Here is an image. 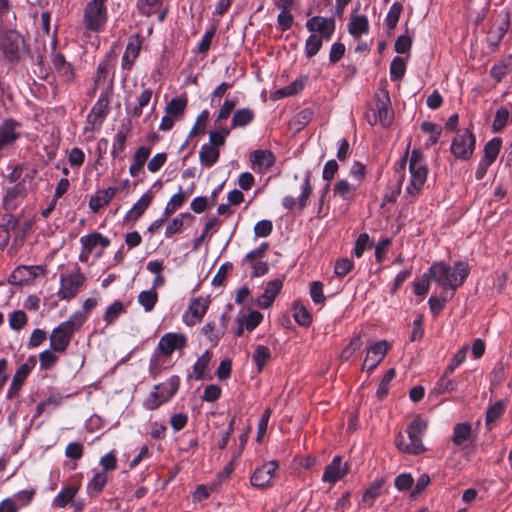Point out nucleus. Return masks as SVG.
I'll use <instances>...</instances> for the list:
<instances>
[{
    "label": "nucleus",
    "mask_w": 512,
    "mask_h": 512,
    "mask_svg": "<svg viewBox=\"0 0 512 512\" xmlns=\"http://www.w3.org/2000/svg\"><path fill=\"white\" fill-rule=\"evenodd\" d=\"M470 272L469 266L465 262H456L453 267L448 266L442 261L433 263L429 268L431 280L442 289H451L455 291L460 287Z\"/></svg>",
    "instance_id": "f257e3e1"
},
{
    "label": "nucleus",
    "mask_w": 512,
    "mask_h": 512,
    "mask_svg": "<svg viewBox=\"0 0 512 512\" xmlns=\"http://www.w3.org/2000/svg\"><path fill=\"white\" fill-rule=\"evenodd\" d=\"M427 429V422L421 417L414 418L406 428L405 436L403 433H398L395 438V445L397 449L409 455H419L426 451L422 443V437Z\"/></svg>",
    "instance_id": "f03ea898"
},
{
    "label": "nucleus",
    "mask_w": 512,
    "mask_h": 512,
    "mask_svg": "<svg viewBox=\"0 0 512 512\" xmlns=\"http://www.w3.org/2000/svg\"><path fill=\"white\" fill-rule=\"evenodd\" d=\"M86 321V315L81 311H75L68 320L60 323L50 334V346L58 353H64L73 335L81 329Z\"/></svg>",
    "instance_id": "7ed1b4c3"
},
{
    "label": "nucleus",
    "mask_w": 512,
    "mask_h": 512,
    "mask_svg": "<svg viewBox=\"0 0 512 512\" xmlns=\"http://www.w3.org/2000/svg\"><path fill=\"white\" fill-rule=\"evenodd\" d=\"M428 168L422 153L414 149L409 158V179L405 187V193L415 199L423 190L427 181Z\"/></svg>",
    "instance_id": "20e7f679"
},
{
    "label": "nucleus",
    "mask_w": 512,
    "mask_h": 512,
    "mask_svg": "<svg viewBox=\"0 0 512 512\" xmlns=\"http://www.w3.org/2000/svg\"><path fill=\"white\" fill-rule=\"evenodd\" d=\"M180 377L173 375L165 382L156 384L149 395L143 401V407L147 410H155L167 403L178 391Z\"/></svg>",
    "instance_id": "39448f33"
},
{
    "label": "nucleus",
    "mask_w": 512,
    "mask_h": 512,
    "mask_svg": "<svg viewBox=\"0 0 512 512\" xmlns=\"http://www.w3.org/2000/svg\"><path fill=\"white\" fill-rule=\"evenodd\" d=\"M229 136V129H220L209 133V142L203 144L199 151L200 164L206 168L212 167L219 159L220 147H223L226 138Z\"/></svg>",
    "instance_id": "423d86ee"
},
{
    "label": "nucleus",
    "mask_w": 512,
    "mask_h": 512,
    "mask_svg": "<svg viewBox=\"0 0 512 512\" xmlns=\"http://www.w3.org/2000/svg\"><path fill=\"white\" fill-rule=\"evenodd\" d=\"M106 0H91L83 9V24L87 30L101 31L107 22Z\"/></svg>",
    "instance_id": "0eeeda50"
},
{
    "label": "nucleus",
    "mask_w": 512,
    "mask_h": 512,
    "mask_svg": "<svg viewBox=\"0 0 512 512\" xmlns=\"http://www.w3.org/2000/svg\"><path fill=\"white\" fill-rule=\"evenodd\" d=\"M86 281L85 275L76 270L72 273L61 275L60 287L57 296L61 300H71L75 298Z\"/></svg>",
    "instance_id": "6e6552de"
},
{
    "label": "nucleus",
    "mask_w": 512,
    "mask_h": 512,
    "mask_svg": "<svg viewBox=\"0 0 512 512\" xmlns=\"http://www.w3.org/2000/svg\"><path fill=\"white\" fill-rule=\"evenodd\" d=\"M279 465L277 461H267L257 467L250 476V484L257 489H267L274 483L276 471Z\"/></svg>",
    "instance_id": "1a4fd4ad"
},
{
    "label": "nucleus",
    "mask_w": 512,
    "mask_h": 512,
    "mask_svg": "<svg viewBox=\"0 0 512 512\" xmlns=\"http://www.w3.org/2000/svg\"><path fill=\"white\" fill-rule=\"evenodd\" d=\"M475 149V137L471 130L459 132L452 140L451 153L459 159L468 160Z\"/></svg>",
    "instance_id": "9d476101"
},
{
    "label": "nucleus",
    "mask_w": 512,
    "mask_h": 512,
    "mask_svg": "<svg viewBox=\"0 0 512 512\" xmlns=\"http://www.w3.org/2000/svg\"><path fill=\"white\" fill-rule=\"evenodd\" d=\"M188 343L187 336L181 332H168L161 336L155 353L159 352L160 355L168 357L174 351L183 350Z\"/></svg>",
    "instance_id": "9b49d317"
},
{
    "label": "nucleus",
    "mask_w": 512,
    "mask_h": 512,
    "mask_svg": "<svg viewBox=\"0 0 512 512\" xmlns=\"http://www.w3.org/2000/svg\"><path fill=\"white\" fill-rule=\"evenodd\" d=\"M36 357L30 356L24 363H22L16 370L11 380L10 386L7 390L6 398L14 399L18 396L24 382L29 374L36 366Z\"/></svg>",
    "instance_id": "f8f14e48"
},
{
    "label": "nucleus",
    "mask_w": 512,
    "mask_h": 512,
    "mask_svg": "<svg viewBox=\"0 0 512 512\" xmlns=\"http://www.w3.org/2000/svg\"><path fill=\"white\" fill-rule=\"evenodd\" d=\"M210 300L204 297H196L191 299L188 309L182 316V321L185 325L192 327L201 322L206 314Z\"/></svg>",
    "instance_id": "ddd939ff"
},
{
    "label": "nucleus",
    "mask_w": 512,
    "mask_h": 512,
    "mask_svg": "<svg viewBox=\"0 0 512 512\" xmlns=\"http://www.w3.org/2000/svg\"><path fill=\"white\" fill-rule=\"evenodd\" d=\"M389 347V343L385 340L372 343L367 350L362 369L369 373L372 372L384 359Z\"/></svg>",
    "instance_id": "4468645a"
},
{
    "label": "nucleus",
    "mask_w": 512,
    "mask_h": 512,
    "mask_svg": "<svg viewBox=\"0 0 512 512\" xmlns=\"http://www.w3.org/2000/svg\"><path fill=\"white\" fill-rule=\"evenodd\" d=\"M335 27V20L331 17L325 18L320 16H313L306 22L307 30L312 34L318 32V36L322 37L324 40H330L335 31Z\"/></svg>",
    "instance_id": "2eb2a0df"
},
{
    "label": "nucleus",
    "mask_w": 512,
    "mask_h": 512,
    "mask_svg": "<svg viewBox=\"0 0 512 512\" xmlns=\"http://www.w3.org/2000/svg\"><path fill=\"white\" fill-rule=\"evenodd\" d=\"M312 193L311 176L310 172H306L303 182L301 185V193L297 199L292 196H285L282 200V205L287 210H292L298 205L299 209L302 210L307 206L308 199Z\"/></svg>",
    "instance_id": "dca6fc26"
},
{
    "label": "nucleus",
    "mask_w": 512,
    "mask_h": 512,
    "mask_svg": "<svg viewBox=\"0 0 512 512\" xmlns=\"http://www.w3.org/2000/svg\"><path fill=\"white\" fill-rule=\"evenodd\" d=\"M27 195V188L24 182H18L13 187L6 190L3 197L4 208L13 211L23 202Z\"/></svg>",
    "instance_id": "f3484780"
},
{
    "label": "nucleus",
    "mask_w": 512,
    "mask_h": 512,
    "mask_svg": "<svg viewBox=\"0 0 512 512\" xmlns=\"http://www.w3.org/2000/svg\"><path fill=\"white\" fill-rule=\"evenodd\" d=\"M112 96V85L110 84L106 89H104L97 102L94 104V106L91 109L90 117H93V122H99L101 123L107 114L109 113V104L110 99Z\"/></svg>",
    "instance_id": "a211bd4d"
},
{
    "label": "nucleus",
    "mask_w": 512,
    "mask_h": 512,
    "mask_svg": "<svg viewBox=\"0 0 512 512\" xmlns=\"http://www.w3.org/2000/svg\"><path fill=\"white\" fill-rule=\"evenodd\" d=\"M45 272L39 265L19 266L11 274V282L14 284H24L32 282L35 278Z\"/></svg>",
    "instance_id": "6ab92c4d"
},
{
    "label": "nucleus",
    "mask_w": 512,
    "mask_h": 512,
    "mask_svg": "<svg viewBox=\"0 0 512 512\" xmlns=\"http://www.w3.org/2000/svg\"><path fill=\"white\" fill-rule=\"evenodd\" d=\"M348 473L346 464H342V458L335 456L330 464L325 467L322 481L330 484H335L341 480Z\"/></svg>",
    "instance_id": "aec40b11"
},
{
    "label": "nucleus",
    "mask_w": 512,
    "mask_h": 512,
    "mask_svg": "<svg viewBox=\"0 0 512 512\" xmlns=\"http://www.w3.org/2000/svg\"><path fill=\"white\" fill-rule=\"evenodd\" d=\"M154 198V193L151 189L146 191L139 200L132 206V208L125 215V221H137L144 212L148 209Z\"/></svg>",
    "instance_id": "412c9836"
},
{
    "label": "nucleus",
    "mask_w": 512,
    "mask_h": 512,
    "mask_svg": "<svg viewBox=\"0 0 512 512\" xmlns=\"http://www.w3.org/2000/svg\"><path fill=\"white\" fill-rule=\"evenodd\" d=\"M282 286L283 282L279 279L269 281L264 292L257 298V305L263 309L269 308L281 291Z\"/></svg>",
    "instance_id": "4be33fe9"
},
{
    "label": "nucleus",
    "mask_w": 512,
    "mask_h": 512,
    "mask_svg": "<svg viewBox=\"0 0 512 512\" xmlns=\"http://www.w3.org/2000/svg\"><path fill=\"white\" fill-rule=\"evenodd\" d=\"M81 247L87 249L91 253L97 248L100 247L101 251L98 256H100L104 249H106L110 245V240L108 237L102 235L99 232H93L87 235H84L80 238Z\"/></svg>",
    "instance_id": "5701e85b"
},
{
    "label": "nucleus",
    "mask_w": 512,
    "mask_h": 512,
    "mask_svg": "<svg viewBox=\"0 0 512 512\" xmlns=\"http://www.w3.org/2000/svg\"><path fill=\"white\" fill-rule=\"evenodd\" d=\"M119 191L118 187H108L98 191L89 200V208L94 212H98L104 206H107Z\"/></svg>",
    "instance_id": "b1692460"
},
{
    "label": "nucleus",
    "mask_w": 512,
    "mask_h": 512,
    "mask_svg": "<svg viewBox=\"0 0 512 512\" xmlns=\"http://www.w3.org/2000/svg\"><path fill=\"white\" fill-rule=\"evenodd\" d=\"M18 123L14 120H6L0 125V150L13 144L18 138Z\"/></svg>",
    "instance_id": "393cba45"
},
{
    "label": "nucleus",
    "mask_w": 512,
    "mask_h": 512,
    "mask_svg": "<svg viewBox=\"0 0 512 512\" xmlns=\"http://www.w3.org/2000/svg\"><path fill=\"white\" fill-rule=\"evenodd\" d=\"M250 161L259 172H265L273 166L275 156L269 150H255L250 155Z\"/></svg>",
    "instance_id": "a878e982"
},
{
    "label": "nucleus",
    "mask_w": 512,
    "mask_h": 512,
    "mask_svg": "<svg viewBox=\"0 0 512 512\" xmlns=\"http://www.w3.org/2000/svg\"><path fill=\"white\" fill-rule=\"evenodd\" d=\"M140 48L141 42L137 37L129 40L121 60V65L123 69L128 71L131 70L135 60L139 55Z\"/></svg>",
    "instance_id": "bb28decb"
},
{
    "label": "nucleus",
    "mask_w": 512,
    "mask_h": 512,
    "mask_svg": "<svg viewBox=\"0 0 512 512\" xmlns=\"http://www.w3.org/2000/svg\"><path fill=\"white\" fill-rule=\"evenodd\" d=\"M377 113H374V122L379 123L383 127L389 126L392 122L393 113L390 107V100L388 97L378 100L376 103Z\"/></svg>",
    "instance_id": "cd10ccee"
},
{
    "label": "nucleus",
    "mask_w": 512,
    "mask_h": 512,
    "mask_svg": "<svg viewBox=\"0 0 512 512\" xmlns=\"http://www.w3.org/2000/svg\"><path fill=\"white\" fill-rule=\"evenodd\" d=\"M348 31L354 38H360L369 32V22L365 15H352L348 23Z\"/></svg>",
    "instance_id": "c85d7f7f"
},
{
    "label": "nucleus",
    "mask_w": 512,
    "mask_h": 512,
    "mask_svg": "<svg viewBox=\"0 0 512 512\" xmlns=\"http://www.w3.org/2000/svg\"><path fill=\"white\" fill-rule=\"evenodd\" d=\"M333 193L334 196L350 202L358 195V187L345 179H341L334 185Z\"/></svg>",
    "instance_id": "c756f323"
},
{
    "label": "nucleus",
    "mask_w": 512,
    "mask_h": 512,
    "mask_svg": "<svg viewBox=\"0 0 512 512\" xmlns=\"http://www.w3.org/2000/svg\"><path fill=\"white\" fill-rule=\"evenodd\" d=\"M187 103L188 100L186 95L174 97L166 104L165 113L170 115L176 121H179L183 117Z\"/></svg>",
    "instance_id": "7c9ffc66"
},
{
    "label": "nucleus",
    "mask_w": 512,
    "mask_h": 512,
    "mask_svg": "<svg viewBox=\"0 0 512 512\" xmlns=\"http://www.w3.org/2000/svg\"><path fill=\"white\" fill-rule=\"evenodd\" d=\"M237 105V99H226L222 106L220 107L218 113H217V117L214 121V126H215V130L214 131H219L221 128L222 129H228L229 126L225 125L224 124V121H226L231 112L233 111V109L235 108V106ZM231 132V128H229V133Z\"/></svg>",
    "instance_id": "2f4dec72"
},
{
    "label": "nucleus",
    "mask_w": 512,
    "mask_h": 512,
    "mask_svg": "<svg viewBox=\"0 0 512 512\" xmlns=\"http://www.w3.org/2000/svg\"><path fill=\"white\" fill-rule=\"evenodd\" d=\"M80 488L79 484L68 485L63 487L59 493L54 497L52 505L58 508H64L71 503L78 493Z\"/></svg>",
    "instance_id": "473e14b6"
},
{
    "label": "nucleus",
    "mask_w": 512,
    "mask_h": 512,
    "mask_svg": "<svg viewBox=\"0 0 512 512\" xmlns=\"http://www.w3.org/2000/svg\"><path fill=\"white\" fill-rule=\"evenodd\" d=\"M150 153L151 150L147 146H141L135 151L132 163L129 167V173L132 177H136L139 175Z\"/></svg>",
    "instance_id": "72a5a7b5"
},
{
    "label": "nucleus",
    "mask_w": 512,
    "mask_h": 512,
    "mask_svg": "<svg viewBox=\"0 0 512 512\" xmlns=\"http://www.w3.org/2000/svg\"><path fill=\"white\" fill-rule=\"evenodd\" d=\"M512 121V108L509 109L507 106H502L497 109L495 117L492 123V129L494 132L499 133Z\"/></svg>",
    "instance_id": "f704fd0d"
},
{
    "label": "nucleus",
    "mask_w": 512,
    "mask_h": 512,
    "mask_svg": "<svg viewBox=\"0 0 512 512\" xmlns=\"http://www.w3.org/2000/svg\"><path fill=\"white\" fill-rule=\"evenodd\" d=\"M472 435V426L468 422L458 423L453 428L452 441L456 446H461L469 441Z\"/></svg>",
    "instance_id": "c9c22d12"
},
{
    "label": "nucleus",
    "mask_w": 512,
    "mask_h": 512,
    "mask_svg": "<svg viewBox=\"0 0 512 512\" xmlns=\"http://www.w3.org/2000/svg\"><path fill=\"white\" fill-rule=\"evenodd\" d=\"M254 119V112L249 108H241L234 112L231 120V125L228 128L235 129L238 127H245L250 124Z\"/></svg>",
    "instance_id": "e433bc0d"
},
{
    "label": "nucleus",
    "mask_w": 512,
    "mask_h": 512,
    "mask_svg": "<svg viewBox=\"0 0 512 512\" xmlns=\"http://www.w3.org/2000/svg\"><path fill=\"white\" fill-rule=\"evenodd\" d=\"M108 481V475L105 471L96 472L87 484L86 490L90 496L99 494Z\"/></svg>",
    "instance_id": "4c0bfd02"
},
{
    "label": "nucleus",
    "mask_w": 512,
    "mask_h": 512,
    "mask_svg": "<svg viewBox=\"0 0 512 512\" xmlns=\"http://www.w3.org/2000/svg\"><path fill=\"white\" fill-rule=\"evenodd\" d=\"M421 130L428 135V138L424 143V146L428 148L437 143L442 132V127L430 121H424L421 124Z\"/></svg>",
    "instance_id": "58836bf2"
},
{
    "label": "nucleus",
    "mask_w": 512,
    "mask_h": 512,
    "mask_svg": "<svg viewBox=\"0 0 512 512\" xmlns=\"http://www.w3.org/2000/svg\"><path fill=\"white\" fill-rule=\"evenodd\" d=\"M506 409V404L504 401H497L493 405H491L486 412V421L485 425L488 430H492L493 424L501 418Z\"/></svg>",
    "instance_id": "ea45409f"
},
{
    "label": "nucleus",
    "mask_w": 512,
    "mask_h": 512,
    "mask_svg": "<svg viewBox=\"0 0 512 512\" xmlns=\"http://www.w3.org/2000/svg\"><path fill=\"white\" fill-rule=\"evenodd\" d=\"M52 64L58 74L64 78L66 81H70L73 79V71L69 63L66 62L64 56L62 54H55L52 58Z\"/></svg>",
    "instance_id": "a19ab883"
},
{
    "label": "nucleus",
    "mask_w": 512,
    "mask_h": 512,
    "mask_svg": "<svg viewBox=\"0 0 512 512\" xmlns=\"http://www.w3.org/2000/svg\"><path fill=\"white\" fill-rule=\"evenodd\" d=\"M137 300L145 312H151L158 301V293L154 288H150L148 290L141 291Z\"/></svg>",
    "instance_id": "79ce46f5"
},
{
    "label": "nucleus",
    "mask_w": 512,
    "mask_h": 512,
    "mask_svg": "<svg viewBox=\"0 0 512 512\" xmlns=\"http://www.w3.org/2000/svg\"><path fill=\"white\" fill-rule=\"evenodd\" d=\"M126 311L125 305L122 301L116 300L106 308L103 319L106 325L113 324L122 314Z\"/></svg>",
    "instance_id": "37998d69"
},
{
    "label": "nucleus",
    "mask_w": 512,
    "mask_h": 512,
    "mask_svg": "<svg viewBox=\"0 0 512 512\" xmlns=\"http://www.w3.org/2000/svg\"><path fill=\"white\" fill-rule=\"evenodd\" d=\"M153 91L150 88H145L137 98V105L128 111V114L134 118L142 115L143 108H145L151 101Z\"/></svg>",
    "instance_id": "c03bdc74"
},
{
    "label": "nucleus",
    "mask_w": 512,
    "mask_h": 512,
    "mask_svg": "<svg viewBox=\"0 0 512 512\" xmlns=\"http://www.w3.org/2000/svg\"><path fill=\"white\" fill-rule=\"evenodd\" d=\"M402 11L403 5L400 2H394L390 6L389 11L385 17V25L387 30L392 31L395 29Z\"/></svg>",
    "instance_id": "a18cd8bd"
},
{
    "label": "nucleus",
    "mask_w": 512,
    "mask_h": 512,
    "mask_svg": "<svg viewBox=\"0 0 512 512\" xmlns=\"http://www.w3.org/2000/svg\"><path fill=\"white\" fill-rule=\"evenodd\" d=\"M188 195L185 194L180 188L179 191L174 194L170 200L167 202L164 209V216L169 217L172 213H174L177 209L181 208L185 203Z\"/></svg>",
    "instance_id": "49530a36"
},
{
    "label": "nucleus",
    "mask_w": 512,
    "mask_h": 512,
    "mask_svg": "<svg viewBox=\"0 0 512 512\" xmlns=\"http://www.w3.org/2000/svg\"><path fill=\"white\" fill-rule=\"evenodd\" d=\"M62 397L60 395L49 396L44 401L40 402L35 410L34 418L41 416L46 411H52L57 408L61 403Z\"/></svg>",
    "instance_id": "de8ad7c7"
},
{
    "label": "nucleus",
    "mask_w": 512,
    "mask_h": 512,
    "mask_svg": "<svg viewBox=\"0 0 512 512\" xmlns=\"http://www.w3.org/2000/svg\"><path fill=\"white\" fill-rule=\"evenodd\" d=\"M58 351L52 349L50 346L49 349L42 351L39 354V365L42 370L51 369L58 361V356L56 355Z\"/></svg>",
    "instance_id": "09e8293b"
},
{
    "label": "nucleus",
    "mask_w": 512,
    "mask_h": 512,
    "mask_svg": "<svg viewBox=\"0 0 512 512\" xmlns=\"http://www.w3.org/2000/svg\"><path fill=\"white\" fill-rule=\"evenodd\" d=\"M258 372H261L265 366V364L269 361L271 358V353L268 347L263 345H258L253 353L252 356Z\"/></svg>",
    "instance_id": "8fccbe9b"
},
{
    "label": "nucleus",
    "mask_w": 512,
    "mask_h": 512,
    "mask_svg": "<svg viewBox=\"0 0 512 512\" xmlns=\"http://www.w3.org/2000/svg\"><path fill=\"white\" fill-rule=\"evenodd\" d=\"M211 360V353L206 350L201 356L198 357L196 362L193 365L194 376L197 380H200L204 377L205 371L208 368V365Z\"/></svg>",
    "instance_id": "3c124183"
},
{
    "label": "nucleus",
    "mask_w": 512,
    "mask_h": 512,
    "mask_svg": "<svg viewBox=\"0 0 512 512\" xmlns=\"http://www.w3.org/2000/svg\"><path fill=\"white\" fill-rule=\"evenodd\" d=\"M191 214L189 213H181L177 215L172 221L167 225L165 230V236L167 238L172 237L174 234L180 233L182 231L184 225V219L191 218Z\"/></svg>",
    "instance_id": "603ef678"
},
{
    "label": "nucleus",
    "mask_w": 512,
    "mask_h": 512,
    "mask_svg": "<svg viewBox=\"0 0 512 512\" xmlns=\"http://www.w3.org/2000/svg\"><path fill=\"white\" fill-rule=\"evenodd\" d=\"M130 129H122L119 130L113 140L112 151L111 154L113 157H116L118 154L122 153L126 147V141L129 134Z\"/></svg>",
    "instance_id": "864d4df0"
},
{
    "label": "nucleus",
    "mask_w": 512,
    "mask_h": 512,
    "mask_svg": "<svg viewBox=\"0 0 512 512\" xmlns=\"http://www.w3.org/2000/svg\"><path fill=\"white\" fill-rule=\"evenodd\" d=\"M501 139L499 138H493L490 141L486 143L484 146V156L482 158L486 159L487 161L494 162L501 149Z\"/></svg>",
    "instance_id": "5fc2aeb1"
},
{
    "label": "nucleus",
    "mask_w": 512,
    "mask_h": 512,
    "mask_svg": "<svg viewBox=\"0 0 512 512\" xmlns=\"http://www.w3.org/2000/svg\"><path fill=\"white\" fill-rule=\"evenodd\" d=\"M225 320H226V316L223 314L221 315V318H220V321H221V325L223 327V329L221 331H219L218 333L216 334H213V331L215 329V325L214 323L212 322H207L203 327H202V334L204 336H206L211 342H214V343H217L218 340L224 335V331H225Z\"/></svg>",
    "instance_id": "6e6d98bb"
},
{
    "label": "nucleus",
    "mask_w": 512,
    "mask_h": 512,
    "mask_svg": "<svg viewBox=\"0 0 512 512\" xmlns=\"http://www.w3.org/2000/svg\"><path fill=\"white\" fill-rule=\"evenodd\" d=\"M163 0H139L137 7L142 15L150 16L160 11Z\"/></svg>",
    "instance_id": "4d7b16f0"
},
{
    "label": "nucleus",
    "mask_w": 512,
    "mask_h": 512,
    "mask_svg": "<svg viewBox=\"0 0 512 512\" xmlns=\"http://www.w3.org/2000/svg\"><path fill=\"white\" fill-rule=\"evenodd\" d=\"M406 72V63L403 58L395 57L390 64V78L392 81L400 80Z\"/></svg>",
    "instance_id": "13d9d810"
},
{
    "label": "nucleus",
    "mask_w": 512,
    "mask_h": 512,
    "mask_svg": "<svg viewBox=\"0 0 512 512\" xmlns=\"http://www.w3.org/2000/svg\"><path fill=\"white\" fill-rule=\"evenodd\" d=\"M324 39L316 34H311L305 42V54L308 58L315 56L322 47Z\"/></svg>",
    "instance_id": "bf43d9fd"
},
{
    "label": "nucleus",
    "mask_w": 512,
    "mask_h": 512,
    "mask_svg": "<svg viewBox=\"0 0 512 512\" xmlns=\"http://www.w3.org/2000/svg\"><path fill=\"white\" fill-rule=\"evenodd\" d=\"M268 247H269L268 243H266V242L261 243V245L259 247H257L254 250H251L250 252H248L245 255L244 259L242 260V264L255 263V262H257L256 260L264 258L266 255V252L268 250Z\"/></svg>",
    "instance_id": "052dcab7"
},
{
    "label": "nucleus",
    "mask_w": 512,
    "mask_h": 512,
    "mask_svg": "<svg viewBox=\"0 0 512 512\" xmlns=\"http://www.w3.org/2000/svg\"><path fill=\"white\" fill-rule=\"evenodd\" d=\"M27 323L26 313L22 310H16L9 316V326L12 330L18 331Z\"/></svg>",
    "instance_id": "680f3d73"
},
{
    "label": "nucleus",
    "mask_w": 512,
    "mask_h": 512,
    "mask_svg": "<svg viewBox=\"0 0 512 512\" xmlns=\"http://www.w3.org/2000/svg\"><path fill=\"white\" fill-rule=\"evenodd\" d=\"M381 493V483H373L363 493L362 502L371 507Z\"/></svg>",
    "instance_id": "e2e57ef3"
},
{
    "label": "nucleus",
    "mask_w": 512,
    "mask_h": 512,
    "mask_svg": "<svg viewBox=\"0 0 512 512\" xmlns=\"http://www.w3.org/2000/svg\"><path fill=\"white\" fill-rule=\"evenodd\" d=\"M394 377H395L394 369H389L385 373V375L381 379V381L378 385L377 391H376V395H377L378 399H383L387 395L390 382L392 381V379Z\"/></svg>",
    "instance_id": "0e129e2a"
},
{
    "label": "nucleus",
    "mask_w": 512,
    "mask_h": 512,
    "mask_svg": "<svg viewBox=\"0 0 512 512\" xmlns=\"http://www.w3.org/2000/svg\"><path fill=\"white\" fill-rule=\"evenodd\" d=\"M467 347H463L460 349L454 357L451 359L450 363L445 369V376H450L454 370L460 366L466 359Z\"/></svg>",
    "instance_id": "69168bd1"
},
{
    "label": "nucleus",
    "mask_w": 512,
    "mask_h": 512,
    "mask_svg": "<svg viewBox=\"0 0 512 512\" xmlns=\"http://www.w3.org/2000/svg\"><path fill=\"white\" fill-rule=\"evenodd\" d=\"M293 317L301 326H308L312 320L310 313L303 305H296L294 307Z\"/></svg>",
    "instance_id": "338daca9"
},
{
    "label": "nucleus",
    "mask_w": 512,
    "mask_h": 512,
    "mask_svg": "<svg viewBox=\"0 0 512 512\" xmlns=\"http://www.w3.org/2000/svg\"><path fill=\"white\" fill-rule=\"evenodd\" d=\"M362 346V338L360 335L355 336L351 339L349 344L344 348L341 353V358L347 361L355 352H357Z\"/></svg>",
    "instance_id": "774afa93"
}]
</instances>
